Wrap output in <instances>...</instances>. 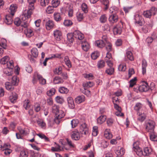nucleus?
Instances as JSON below:
<instances>
[{
  "label": "nucleus",
  "instance_id": "30",
  "mask_svg": "<svg viewBox=\"0 0 157 157\" xmlns=\"http://www.w3.org/2000/svg\"><path fill=\"white\" fill-rule=\"evenodd\" d=\"M106 117L104 115H101L98 118L97 122L98 123L101 124H102L106 120Z\"/></svg>",
  "mask_w": 157,
  "mask_h": 157
},
{
  "label": "nucleus",
  "instance_id": "17",
  "mask_svg": "<svg viewBox=\"0 0 157 157\" xmlns=\"http://www.w3.org/2000/svg\"><path fill=\"white\" fill-rule=\"evenodd\" d=\"M17 8V6L15 4H12L10 5L9 9L10 10V13L12 16L14 15V13L16 12Z\"/></svg>",
  "mask_w": 157,
  "mask_h": 157
},
{
  "label": "nucleus",
  "instance_id": "35",
  "mask_svg": "<svg viewBox=\"0 0 157 157\" xmlns=\"http://www.w3.org/2000/svg\"><path fill=\"white\" fill-rule=\"evenodd\" d=\"M64 61L65 64L68 68H70L72 67L71 63L68 56H65L64 57Z\"/></svg>",
  "mask_w": 157,
  "mask_h": 157
},
{
  "label": "nucleus",
  "instance_id": "40",
  "mask_svg": "<svg viewBox=\"0 0 157 157\" xmlns=\"http://www.w3.org/2000/svg\"><path fill=\"white\" fill-rule=\"evenodd\" d=\"M53 82L55 84H58L62 83L63 82V80L59 77H56L54 80Z\"/></svg>",
  "mask_w": 157,
  "mask_h": 157
},
{
  "label": "nucleus",
  "instance_id": "41",
  "mask_svg": "<svg viewBox=\"0 0 157 157\" xmlns=\"http://www.w3.org/2000/svg\"><path fill=\"white\" fill-rule=\"evenodd\" d=\"M5 85L6 89L8 90L12 91L14 89L13 86L11 85L9 82H6Z\"/></svg>",
  "mask_w": 157,
  "mask_h": 157
},
{
  "label": "nucleus",
  "instance_id": "1",
  "mask_svg": "<svg viewBox=\"0 0 157 157\" xmlns=\"http://www.w3.org/2000/svg\"><path fill=\"white\" fill-rule=\"evenodd\" d=\"M27 1L29 4L28 10L22 16V19L24 21H25L26 17L29 18L31 17L33 13V11L34 9V5L36 2V0H27Z\"/></svg>",
  "mask_w": 157,
  "mask_h": 157
},
{
  "label": "nucleus",
  "instance_id": "4",
  "mask_svg": "<svg viewBox=\"0 0 157 157\" xmlns=\"http://www.w3.org/2000/svg\"><path fill=\"white\" fill-rule=\"evenodd\" d=\"M155 124L154 121L150 120L148 121L146 123V131L150 132H154Z\"/></svg>",
  "mask_w": 157,
  "mask_h": 157
},
{
  "label": "nucleus",
  "instance_id": "63",
  "mask_svg": "<svg viewBox=\"0 0 157 157\" xmlns=\"http://www.w3.org/2000/svg\"><path fill=\"white\" fill-rule=\"evenodd\" d=\"M54 73L55 74L58 75L61 74L62 73V68L61 67H59L58 68H56L54 71Z\"/></svg>",
  "mask_w": 157,
  "mask_h": 157
},
{
  "label": "nucleus",
  "instance_id": "36",
  "mask_svg": "<svg viewBox=\"0 0 157 157\" xmlns=\"http://www.w3.org/2000/svg\"><path fill=\"white\" fill-rule=\"evenodd\" d=\"M65 115L64 112L62 110H60L58 111V113H56L55 117L58 119H60L63 117Z\"/></svg>",
  "mask_w": 157,
  "mask_h": 157
},
{
  "label": "nucleus",
  "instance_id": "62",
  "mask_svg": "<svg viewBox=\"0 0 157 157\" xmlns=\"http://www.w3.org/2000/svg\"><path fill=\"white\" fill-rule=\"evenodd\" d=\"M55 91L56 90L54 88H52L47 92V94L48 96H51L55 94Z\"/></svg>",
  "mask_w": 157,
  "mask_h": 157
},
{
  "label": "nucleus",
  "instance_id": "53",
  "mask_svg": "<svg viewBox=\"0 0 157 157\" xmlns=\"http://www.w3.org/2000/svg\"><path fill=\"white\" fill-rule=\"evenodd\" d=\"M59 110V107L56 105H54L52 108V111L53 113H55L56 115V113H58Z\"/></svg>",
  "mask_w": 157,
  "mask_h": 157
},
{
  "label": "nucleus",
  "instance_id": "5",
  "mask_svg": "<svg viewBox=\"0 0 157 157\" xmlns=\"http://www.w3.org/2000/svg\"><path fill=\"white\" fill-rule=\"evenodd\" d=\"M80 132L82 134L87 135L89 133V128L85 123L81 124L80 126Z\"/></svg>",
  "mask_w": 157,
  "mask_h": 157
},
{
  "label": "nucleus",
  "instance_id": "7",
  "mask_svg": "<svg viewBox=\"0 0 157 157\" xmlns=\"http://www.w3.org/2000/svg\"><path fill=\"white\" fill-rule=\"evenodd\" d=\"M24 15V14L22 16V18H21L22 20L24 21V25H23L22 24V22H21H21L20 19L19 18H16L15 19L14 21V23L17 26H19L21 24V26L24 27V28H26L28 26V25H27V21L26 20L27 19H28V18L26 17V19L25 20V21L23 20L22 19V17L23 15Z\"/></svg>",
  "mask_w": 157,
  "mask_h": 157
},
{
  "label": "nucleus",
  "instance_id": "22",
  "mask_svg": "<svg viewBox=\"0 0 157 157\" xmlns=\"http://www.w3.org/2000/svg\"><path fill=\"white\" fill-rule=\"evenodd\" d=\"M53 22L52 20H48L46 22L45 26L47 30H50L52 29L54 26Z\"/></svg>",
  "mask_w": 157,
  "mask_h": 157
},
{
  "label": "nucleus",
  "instance_id": "52",
  "mask_svg": "<svg viewBox=\"0 0 157 157\" xmlns=\"http://www.w3.org/2000/svg\"><path fill=\"white\" fill-rule=\"evenodd\" d=\"M150 138L153 141H157V136L154 134V132H150Z\"/></svg>",
  "mask_w": 157,
  "mask_h": 157
},
{
  "label": "nucleus",
  "instance_id": "15",
  "mask_svg": "<svg viewBox=\"0 0 157 157\" xmlns=\"http://www.w3.org/2000/svg\"><path fill=\"white\" fill-rule=\"evenodd\" d=\"M71 136L72 139L75 140H78L80 138L79 133L77 131L72 132Z\"/></svg>",
  "mask_w": 157,
  "mask_h": 157
},
{
  "label": "nucleus",
  "instance_id": "23",
  "mask_svg": "<svg viewBox=\"0 0 157 157\" xmlns=\"http://www.w3.org/2000/svg\"><path fill=\"white\" fill-rule=\"evenodd\" d=\"M142 73L144 75L146 72V68L147 66V63L145 59H143L142 61Z\"/></svg>",
  "mask_w": 157,
  "mask_h": 157
},
{
  "label": "nucleus",
  "instance_id": "54",
  "mask_svg": "<svg viewBox=\"0 0 157 157\" xmlns=\"http://www.w3.org/2000/svg\"><path fill=\"white\" fill-rule=\"evenodd\" d=\"M119 70L120 71H124L126 69V66L125 63L120 64L118 67Z\"/></svg>",
  "mask_w": 157,
  "mask_h": 157
},
{
  "label": "nucleus",
  "instance_id": "16",
  "mask_svg": "<svg viewBox=\"0 0 157 157\" xmlns=\"http://www.w3.org/2000/svg\"><path fill=\"white\" fill-rule=\"evenodd\" d=\"M13 16L12 15L11 16L9 15L6 16L4 22L6 25H9L12 24L13 21Z\"/></svg>",
  "mask_w": 157,
  "mask_h": 157
},
{
  "label": "nucleus",
  "instance_id": "13",
  "mask_svg": "<svg viewBox=\"0 0 157 157\" xmlns=\"http://www.w3.org/2000/svg\"><path fill=\"white\" fill-rule=\"evenodd\" d=\"M143 108V105L140 102L137 103L134 107V110L137 112V113L144 112Z\"/></svg>",
  "mask_w": 157,
  "mask_h": 157
},
{
  "label": "nucleus",
  "instance_id": "18",
  "mask_svg": "<svg viewBox=\"0 0 157 157\" xmlns=\"http://www.w3.org/2000/svg\"><path fill=\"white\" fill-rule=\"evenodd\" d=\"M153 25L151 24H146L142 28V31L144 33H147L149 30L152 28Z\"/></svg>",
  "mask_w": 157,
  "mask_h": 157
},
{
  "label": "nucleus",
  "instance_id": "64",
  "mask_svg": "<svg viewBox=\"0 0 157 157\" xmlns=\"http://www.w3.org/2000/svg\"><path fill=\"white\" fill-rule=\"evenodd\" d=\"M150 10L151 11V13L152 15H154L157 13V8L155 7H152Z\"/></svg>",
  "mask_w": 157,
  "mask_h": 157
},
{
  "label": "nucleus",
  "instance_id": "26",
  "mask_svg": "<svg viewBox=\"0 0 157 157\" xmlns=\"http://www.w3.org/2000/svg\"><path fill=\"white\" fill-rule=\"evenodd\" d=\"M69 107L71 109H74L75 107L74 100L73 98L70 97H68L67 99Z\"/></svg>",
  "mask_w": 157,
  "mask_h": 157
},
{
  "label": "nucleus",
  "instance_id": "39",
  "mask_svg": "<svg viewBox=\"0 0 157 157\" xmlns=\"http://www.w3.org/2000/svg\"><path fill=\"white\" fill-rule=\"evenodd\" d=\"M31 53L33 57L36 58L38 55V52L36 48H33L31 50Z\"/></svg>",
  "mask_w": 157,
  "mask_h": 157
},
{
  "label": "nucleus",
  "instance_id": "12",
  "mask_svg": "<svg viewBox=\"0 0 157 157\" xmlns=\"http://www.w3.org/2000/svg\"><path fill=\"white\" fill-rule=\"evenodd\" d=\"M53 34L55 38L57 41H59L62 37V33L60 31L56 30L54 31Z\"/></svg>",
  "mask_w": 157,
  "mask_h": 157
},
{
  "label": "nucleus",
  "instance_id": "2",
  "mask_svg": "<svg viewBox=\"0 0 157 157\" xmlns=\"http://www.w3.org/2000/svg\"><path fill=\"white\" fill-rule=\"evenodd\" d=\"M62 8L60 9V11L62 13L68 12V15L69 17H72L73 15V7L70 4L68 3L65 4Z\"/></svg>",
  "mask_w": 157,
  "mask_h": 157
},
{
  "label": "nucleus",
  "instance_id": "8",
  "mask_svg": "<svg viewBox=\"0 0 157 157\" xmlns=\"http://www.w3.org/2000/svg\"><path fill=\"white\" fill-rule=\"evenodd\" d=\"M118 18V16L116 14L114 13L109 15L108 19L110 23L114 24L117 21Z\"/></svg>",
  "mask_w": 157,
  "mask_h": 157
},
{
  "label": "nucleus",
  "instance_id": "10",
  "mask_svg": "<svg viewBox=\"0 0 157 157\" xmlns=\"http://www.w3.org/2000/svg\"><path fill=\"white\" fill-rule=\"evenodd\" d=\"M10 147V145L8 144H5L3 145L2 150L4 154L6 155H9L11 152V150L9 148Z\"/></svg>",
  "mask_w": 157,
  "mask_h": 157
},
{
  "label": "nucleus",
  "instance_id": "24",
  "mask_svg": "<svg viewBox=\"0 0 157 157\" xmlns=\"http://www.w3.org/2000/svg\"><path fill=\"white\" fill-rule=\"evenodd\" d=\"M104 137L108 139H110L112 137V135L110 132L109 129H106L104 132Z\"/></svg>",
  "mask_w": 157,
  "mask_h": 157
},
{
  "label": "nucleus",
  "instance_id": "20",
  "mask_svg": "<svg viewBox=\"0 0 157 157\" xmlns=\"http://www.w3.org/2000/svg\"><path fill=\"white\" fill-rule=\"evenodd\" d=\"M17 94L15 92H12L11 95L9 97V99L10 101L13 103L16 102L18 98Z\"/></svg>",
  "mask_w": 157,
  "mask_h": 157
},
{
  "label": "nucleus",
  "instance_id": "6",
  "mask_svg": "<svg viewBox=\"0 0 157 157\" xmlns=\"http://www.w3.org/2000/svg\"><path fill=\"white\" fill-rule=\"evenodd\" d=\"M134 19L135 20V23L139 24L140 26H142L144 23V19L141 16L138 14L135 15Z\"/></svg>",
  "mask_w": 157,
  "mask_h": 157
},
{
  "label": "nucleus",
  "instance_id": "44",
  "mask_svg": "<svg viewBox=\"0 0 157 157\" xmlns=\"http://www.w3.org/2000/svg\"><path fill=\"white\" fill-rule=\"evenodd\" d=\"M23 106L26 109H27L29 108L30 104L29 103V101L28 99L25 100L24 101Z\"/></svg>",
  "mask_w": 157,
  "mask_h": 157
},
{
  "label": "nucleus",
  "instance_id": "61",
  "mask_svg": "<svg viewBox=\"0 0 157 157\" xmlns=\"http://www.w3.org/2000/svg\"><path fill=\"white\" fill-rule=\"evenodd\" d=\"M78 121L77 120L73 119L71 121V124L72 128H74L77 126Z\"/></svg>",
  "mask_w": 157,
  "mask_h": 157
},
{
  "label": "nucleus",
  "instance_id": "27",
  "mask_svg": "<svg viewBox=\"0 0 157 157\" xmlns=\"http://www.w3.org/2000/svg\"><path fill=\"white\" fill-rule=\"evenodd\" d=\"M24 32L26 36L28 37H30L34 35L33 30L29 28L26 29Z\"/></svg>",
  "mask_w": 157,
  "mask_h": 157
},
{
  "label": "nucleus",
  "instance_id": "50",
  "mask_svg": "<svg viewBox=\"0 0 157 157\" xmlns=\"http://www.w3.org/2000/svg\"><path fill=\"white\" fill-rule=\"evenodd\" d=\"M143 15L144 17L148 18H150L152 16L150 10L144 11Z\"/></svg>",
  "mask_w": 157,
  "mask_h": 157
},
{
  "label": "nucleus",
  "instance_id": "57",
  "mask_svg": "<svg viewBox=\"0 0 157 157\" xmlns=\"http://www.w3.org/2000/svg\"><path fill=\"white\" fill-rule=\"evenodd\" d=\"M98 134V127L97 126H94L93 128L92 135L94 136H96Z\"/></svg>",
  "mask_w": 157,
  "mask_h": 157
},
{
  "label": "nucleus",
  "instance_id": "51",
  "mask_svg": "<svg viewBox=\"0 0 157 157\" xmlns=\"http://www.w3.org/2000/svg\"><path fill=\"white\" fill-rule=\"evenodd\" d=\"M9 59L8 56H5L1 59L0 60V63L2 64H6V66H7V63L9 62H8Z\"/></svg>",
  "mask_w": 157,
  "mask_h": 157
},
{
  "label": "nucleus",
  "instance_id": "49",
  "mask_svg": "<svg viewBox=\"0 0 157 157\" xmlns=\"http://www.w3.org/2000/svg\"><path fill=\"white\" fill-rule=\"evenodd\" d=\"M105 66V62L103 60H101L98 61L97 63L98 67L99 68H102Z\"/></svg>",
  "mask_w": 157,
  "mask_h": 157
},
{
  "label": "nucleus",
  "instance_id": "42",
  "mask_svg": "<svg viewBox=\"0 0 157 157\" xmlns=\"http://www.w3.org/2000/svg\"><path fill=\"white\" fill-rule=\"evenodd\" d=\"M151 150L148 147H146L144 148L143 152V155L146 156L149 155L151 152Z\"/></svg>",
  "mask_w": 157,
  "mask_h": 157
},
{
  "label": "nucleus",
  "instance_id": "48",
  "mask_svg": "<svg viewBox=\"0 0 157 157\" xmlns=\"http://www.w3.org/2000/svg\"><path fill=\"white\" fill-rule=\"evenodd\" d=\"M99 53L98 52L95 51L92 53L91 57L92 59L95 60L99 57Z\"/></svg>",
  "mask_w": 157,
  "mask_h": 157
},
{
  "label": "nucleus",
  "instance_id": "32",
  "mask_svg": "<svg viewBox=\"0 0 157 157\" xmlns=\"http://www.w3.org/2000/svg\"><path fill=\"white\" fill-rule=\"evenodd\" d=\"M125 153V150L124 148H121L120 149L117 150L115 151L116 154L119 157H122L121 156L123 155Z\"/></svg>",
  "mask_w": 157,
  "mask_h": 157
},
{
  "label": "nucleus",
  "instance_id": "3",
  "mask_svg": "<svg viewBox=\"0 0 157 157\" xmlns=\"http://www.w3.org/2000/svg\"><path fill=\"white\" fill-rule=\"evenodd\" d=\"M7 67L4 70V73L8 76L12 75L13 71L12 70L14 68L13 62L12 60L10 61L7 63Z\"/></svg>",
  "mask_w": 157,
  "mask_h": 157
},
{
  "label": "nucleus",
  "instance_id": "19",
  "mask_svg": "<svg viewBox=\"0 0 157 157\" xmlns=\"http://www.w3.org/2000/svg\"><path fill=\"white\" fill-rule=\"evenodd\" d=\"M137 114L138 117V120L140 122H143L146 118V116L145 115L144 112L137 113Z\"/></svg>",
  "mask_w": 157,
  "mask_h": 157
},
{
  "label": "nucleus",
  "instance_id": "56",
  "mask_svg": "<svg viewBox=\"0 0 157 157\" xmlns=\"http://www.w3.org/2000/svg\"><path fill=\"white\" fill-rule=\"evenodd\" d=\"M137 80V78L136 77L134 78L129 81V87H132L136 83Z\"/></svg>",
  "mask_w": 157,
  "mask_h": 157
},
{
  "label": "nucleus",
  "instance_id": "28",
  "mask_svg": "<svg viewBox=\"0 0 157 157\" xmlns=\"http://www.w3.org/2000/svg\"><path fill=\"white\" fill-rule=\"evenodd\" d=\"M82 47L83 50L87 51L90 48L89 44L86 41H82Z\"/></svg>",
  "mask_w": 157,
  "mask_h": 157
},
{
  "label": "nucleus",
  "instance_id": "47",
  "mask_svg": "<svg viewBox=\"0 0 157 157\" xmlns=\"http://www.w3.org/2000/svg\"><path fill=\"white\" fill-rule=\"evenodd\" d=\"M82 9L85 13H86L88 11V7L85 3H83L81 5Z\"/></svg>",
  "mask_w": 157,
  "mask_h": 157
},
{
  "label": "nucleus",
  "instance_id": "21",
  "mask_svg": "<svg viewBox=\"0 0 157 157\" xmlns=\"http://www.w3.org/2000/svg\"><path fill=\"white\" fill-rule=\"evenodd\" d=\"M95 46L98 48H102L106 45L105 43L101 40H98L95 41Z\"/></svg>",
  "mask_w": 157,
  "mask_h": 157
},
{
  "label": "nucleus",
  "instance_id": "46",
  "mask_svg": "<svg viewBox=\"0 0 157 157\" xmlns=\"http://www.w3.org/2000/svg\"><path fill=\"white\" fill-rule=\"evenodd\" d=\"M105 73L109 75H111L113 74L114 69L113 67H109L107 68L105 71Z\"/></svg>",
  "mask_w": 157,
  "mask_h": 157
},
{
  "label": "nucleus",
  "instance_id": "55",
  "mask_svg": "<svg viewBox=\"0 0 157 157\" xmlns=\"http://www.w3.org/2000/svg\"><path fill=\"white\" fill-rule=\"evenodd\" d=\"M19 82V79L16 76H13L12 79V84L13 85H16Z\"/></svg>",
  "mask_w": 157,
  "mask_h": 157
},
{
  "label": "nucleus",
  "instance_id": "43",
  "mask_svg": "<svg viewBox=\"0 0 157 157\" xmlns=\"http://www.w3.org/2000/svg\"><path fill=\"white\" fill-rule=\"evenodd\" d=\"M67 38L69 43H72L74 40L75 37H74L73 34L69 33L67 34Z\"/></svg>",
  "mask_w": 157,
  "mask_h": 157
},
{
  "label": "nucleus",
  "instance_id": "14",
  "mask_svg": "<svg viewBox=\"0 0 157 157\" xmlns=\"http://www.w3.org/2000/svg\"><path fill=\"white\" fill-rule=\"evenodd\" d=\"M149 89L148 85L147 83H145L144 84L140 86L138 88V90L140 92H147Z\"/></svg>",
  "mask_w": 157,
  "mask_h": 157
},
{
  "label": "nucleus",
  "instance_id": "58",
  "mask_svg": "<svg viewBox=\"0 0 157 157\" xmlns=\"http://www.w3.org/2000/svg\"><path fill=\"white\" fill-rule=\"evenodd\" d=\"M18 130L20 133L22 135H26L28 133L24 129L20 127L18 128Z\"/></svg>",
  "mask_w": 157,
  "mask_h": 157
},
{
  "label": "nucleus",
  "instance_id": "38",
  "mask_svg": "<svg viewBox=\"0 0 157 157\" xmlns=\"http://www.w3.org/2000/svg\"><path fill=\"white\" fill-rule=\"evenodd\" d=\"M107 18L105 14L102 15L99 17V21L101 23H105L107 21Z\"/></svg>",
  "mask_w": 157,
  "mask_h": 157
},
{
  "label": "nucleus",
  "instance_id": "9",
  "mask_svg": "<svg viewBox=\"0 0 157 157\" xmlns=\"http://www.w3.org/2000/svg\"><path fill=\"white\" fill-rule=\"evenodd\" d=\"M73 34L74 37L76 39L81 40L83 39L84 37L83 34L78 30L75 31L73 33Z\"/></svg>",
  "mask_w": 157,
  "mask_h": 157
},
{
  "label": "nucleus",
  "instance_id": "59",
  "mask_svg": "<svg viewBox=\"0 0 157 157\" xmlns=\"http://www.w3.org/2000/svg\"><path fill=\"white\" fill-rule=\"evenodd\" d=\"M54 8L53 6H48L46 10V12L48 14L52 13L54 11Z\"/></svg>",
  "mask_w": 157,
  "mask_h": 157
},
{
  "label": "nucleus",
  "instance_id": "25",
  "mask_svg": "<svg viewBox=\"0 0 157 157\" xmlns=\"http://www.w3.org/2000/svg\"><path fill=\"white\" fill-rule=\"evenodd\" d=\"M122 32L121 27L117 25L114 27L113 32L114 35L120 34Z\"/></svg>",
  "mask_w": 157,
  "mask_h": 157
},
{
  "label": "nucleus",
  "instance_id": "37",
  "mask_svg": "<svg viewBox=\"0 0 157 157\" xmlns=\"http://www.w3.org/2000/svg\"><path fill=\"white\" fill-rule=\"evenodd\" d=\"M76 15L77 20L79 21H82L85 17L84 14L80 12H77Z\"/></svg>",
  "mask_w": 157,
  "mask_h": 157
},
{
  "label": "nucleus",
  "instance_id": "29",
  "mask_svg": "<svg viewBox=\"0 0 157 157\" xmlns=\"http://www.w3.org/2000/svg\"><path fill=\"white\" fill-rule=\"evenodd\" d=\"M126 57L130 61H133L134 60V57L132 53L130 51H127L126 53Z\"/></svg>",
  "mask_w": 157,
  "mask_h": 157
},
{
  "label": "nucleus",
  "instance_id": "60",
  "mask_svg": "<svg viewBox=\"0 0 157 157\" xmlns=\"http://www.w3.org/2000/svg\"><path fill=\"white\" fill-rule=\"evenodd\" d=\"M83 85L84 87L89 88L93 86L94 85V84L91 82H88L83 83Z\"/></svg>",
  "mask_w": 157,
  "mask_h": 157
},
{
  "label": "nucleus",
  "instance_id": "11",
  "mask_svg": "<svg viewBox=\"0 0 157 157\" xmlns=\"http://www.w3.org/2000/svg\"><path fill=\"white\" fill-rule=\"evenodd\" d=\"M136 143L133 144V150L136 152V154L139 156L143 155V152L142 149L138 146H135Z\"/></svg>",
  "mask_w": 157,
  "mask_h": 157
},
{
  "label": "nucleus",
  "instance_id": "45",
  "mask_svg": "<svg viewBox=\"0 0 157 157\" xmlns=\"http://www.w3.org/2000/svg\"><path fill=\"white\" fill-rule=\"evenodd\" d=\"M59 91L62 94L67 93L69 91L68 90L64 87H60L59 89Z\"/></svg>",
  "mask_w": 157,
  "mask_h": 157
},
{
  "label": "nucleus",
  "instance_id": "33",
  "mask_svg": "<svg viewBox=\"0 0 157 157\" xmlns=\"http://www.w3.org/2000/svg\"><path fill=\"white\" fill-rule=\"evenodd\" d=\"M37 78L39 80V82L42 85H44L46 83V80L40 75L37 74Z\"/></svg>",
  "mask_w": 157,
  "mask_h": 157
},
{
  "label": "nucleus",
  "instance_id": "31",
  "mask_svg": "<svg viewBox=\"0 0 157 157\" xmlns=\"http://www.w3.org/2000/svg\"><path fill=\"white\" fill-rule=\"evenodd\" d=\"M85 100V97L83 95L79 96L75 98V101L77 103L79 104L84 101Z\"/></svg>",
  "mask_w": 157,
  "mask_h": 157
},
{
  "label": "nucleus",
  "instance_id": "34",
  "mask_svg": "<svg viewBox=\"0 0 157 157\" xmlns=\"http://www.w3.org/2000/svg\"><path fill=\"white\" fill-rule=\"evenodd\" d=\"M54 20L57 22H59L62 19L60 14L59 13H55L54 14Z\"/></svg>",
  "mask_w": 157,
  "mask_h": 157
}]
</instances>
